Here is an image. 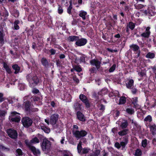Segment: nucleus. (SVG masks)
Returning a JSON list of instances; mask_svg holds the SVG:
<instances>
[{
    "label": "nucleus",
    "mask_w": 156,
    "mask_h": 156,
    "mask_svg": "<svg viewBox=\"0 0 156 156\" xmlns=\"http://www.w3.org/2000/svg\"><path fill=\"white\" fill-rule=\"evenodd\" d=\"M58 118V114H54L52 115L50 117V123L51 124L55 131L57 133H59L62 130L63 124L60 122L57 123Z\"/></svg>",
    "instance_id": "1"
},
{
    "label": "nucleus",
    "mask_w": 156,
    "mask_h": 156,
    "mask_svg": "<svg viewBox=\"0 0 156 156\" xmlns=\"http://www.w3.org/2000/svg\"><path fill=\"white\" fill-rule=\"evenodd\" d=\"M27 79L29 81L30 86L31 87H33L36 86L38 82V80L36 76H32L31 75L27 77Z\"/></svg>",
    "instance_id": "2"
},
{
    "label": "nucleus",
    "mask_w": 156,
    "mask_h": 156,
    "mask_svg": "<svg viewBox=\"0 0 156 156\" xmlns=\"http://www.w3.org/2000/svg\"><path fill=\"white\" fill-rule=\"evenodd\" d=\"M25 143L26 145L31 150L34 154L36 156H39L40 154V151L36 149L34 147L30 145L28 143V140H25Z\"/></svg>",
    "instance_id": "3"
},
{
    "label": "nucleus",
    "mask_w": 156,
    "mask_h": 156,
    "mask_svg": "<svg viewBox=\"0 0 156 156\" xmlns=\"http://www.w3.org/2000/svg\"><path fill=\"white\" fill-rule=\"evenodd\" d=\"M22 124L24 127H28L30 126L32 123V121L28 117H24L22 119Z\"/></svg>",
    "instance_id": "4"
},
{
    "label": "nucleus",
    "mask_w": 156,
    "mask_h": 156,
    "mask_svg": "<svg viewBox=\"0 0 156 156\" xmlns=\"http://www.w3.org/2000/svg\"><path fill=\"white\" fill-rule=\"evenodd\" d=\"M51 144L50 141L47 139H44L42 144L41 145L42 150L43 151H46L51 146Z\"/></svg>",
    "instance_id": "5"
},
{
    "label": "nucleus",
    "mask_w": 156,
    "mask_h": 156,
    "mask_svg": "<svg viewBox=\"0 0 156 156\" xmlns=\"http://www.w3.org/2000/svg\"><path fill=\"white\" fill-rule=\"evenodd\" d=\"M144 13L146 15L151 16H154L156 13L155 11V7L153 6H151L148 7L147 11L145 10Z\"/></svg>",
    "instance_id": "6"
},
{
    "label": "nucleus",
    "mask_w": 156,
    "mask_h": 156,
    "mask_svg": "<svg viewBox=\"0 0 156 156\" xmlns=\"http://www.w3.org/2000/svg\"><path fill=\"white\" fill-rule=\"evenodd\" d=\"M19 114L16 112H13L11 113L12 118L11 120L12 122H19L20 120L21 117L19 115Z\"/></svg>",
    "instance_id": "7"
},
{
    "label": "nucleus",
    "mask_w": 156,
    "mask_h": 156,
    "mask_svg": "<svg viewBox=\"0 0 156 156\" xmlns=\"http://www.w3.org/2000/svg\"><path fill=\"white\" fill-rule=\"evenodd\" d=\"M73 134L77 138L79 139L81 137L84 136L87 134V132L84 130H82L80 131H73Z\"/></svg>",
    "instance_id": "8"
},
{
    "label": "nucleus",
    "mask_w": 156,
    "mask_h": 156,
    "mask_svg": "<svg viewBox=\"0 0 156 156\" xmlns=\"http://www.w3.org/2000/svg\"><path fill=\"white\" fill-rule=\"evenodd\" d=\"M7 132L9 136L12 138L15 139L17 137L18 134L15 130L9 129L7 130Z\"/></svg>",
    "instance_id": "9"
},
{
    "label": "nucleus",
    "mask_w": 156,
    "mask_h": 156,
    "mask_svg": "<svg viewBox=\"0 0 156 156\" xmlns=\"http://www.w3.org/2000/svg\"><path fill=\"white\" fill-rule=\"evenodd\" d=\"M87 40L83 38L79 39V37L76 42V44L78 46H81L85 45L87 43Z\"/></svg>",
    "instance_id": "10"
},
{
    "label": "nucleus",
    "mask_w": 156,
    "mask_h": 156,
    "mask_svg": "<svg viewBox=\"0 0 156 156\" xmlns=\"http://www.w3.org/2000/svg\"><path fill=\"white\" fill-rule=\"evenodd\" d=\"M80 99L84 103L86 107L88 108L90 106V104L89 103L88 100L87 99L85 96L83 94H80L79 97Z\"/></svg>",
    "instance_id": "11"
},
{
    "label": "nucleus",
    "mask_w": 156,
    "mask_h": 156,
    "mask_svg": "<svg viewBox=\"0 0 156 156\" xmlns=\"http://www.w3.org/2000/svg\"><path fill=\"white\" fill-rule=\"evenodd\" d=\"M131 101L132 104L134 105V107L136 109V110L140 108V106L137 103L138 100L137 97L132 98Z\"/></svg>",
    "instance_id": "12"
},
{
    "label": "nucleus",
    "mask_w": 156,
    "mask_h": 156,
    "mask_svg": "<svg viewBox=\"0 0 156 156\" xmlns=\"http://www.w3.org/2000/svg\"><path fill=\"white\" fill-rule=\"evenodd\" d=\"M90 63L92 65L95 66L97 69L100 67L101 62L97 59H94L90 61Z\"/></svg>",
    "instance_id": "13"
},
{
    "label": "nucleus",
    "mask_w": 156,
    "mask_h": 156,
    "mask_svg": "<svg viewBox=\"0 0 156 156\" xmlns=\"http://www.w3.org/2000/svg\"><path fill=\"white\" fill-rule=\"evenodd\" d=\"M150 27H147L146 28L145 32L141 34V36L144 37H148L151 34V32L150 31Z\"/></svg>",
    "instance_id": "14"
},
{
    "label": "nucleus",
    "mask_w": 156,
    "mask_h": 156,
    "mask_svg": "<svg viewBox=\"0 0 156 156\" xmlns=\"http://www.w3.org/2000/svg\"><path fill=\"white\" fill-rule=\"evenodd\" d=\"M39 128H41L45 133H49L50 132V129L49 128L45 126L44 124L42 123H41L39 126Z\"/></svg>",
    "instance_id": "15"
},
{
    "label": "nucleus",
    "mask_w": 156,
    "mask_h": 156,
    "mask_svg": "<svg viewBox=\"0 0 156 156\" xmlns=\"http://www.w3.org/2000/svg\"><path fill=\"white\" fill-rule=\"evenodd\" d=\"M77 116L78 119L82 121H84L85 118L83 114L79 112H77Z\"/></svg>",
    "instance_id": "16"
},
{
    "label": "nucleus",
    "mask_w": 156,
    "mask_h": 156,
    "mask_svg": "<svg viewBox=\"0 0 156 156\" xmlns=\"http://www.w3.org/2000/svg\"><path fill=\"white\" fill-rule=\"evenodd\" d=\"M25 110L26 111H29L30 110V103L29 101H25L23 104Z\"/></svg>",
    "instance_id": "17"
},
{
    "label": "nucleus",
    "mask_w": 156,
    "mask_h": 156,
    "mask_svg": "<svg viewBox=\"0 0 156 156\" xmlns=\"http://www.w3.org/2000/svg\"><path fill=\"white\" fill-rule=\"evenodd\" d=\"M74 108L76 111L80 110L81 109L82 106L79 103L76 102L74 104Z\"/></svg>",
    "instance_id": "18"
},
{
    "label": "nucleus",
    "mask_w": 156,
    "mask_h": 156,
    "mask_svg": "<svg viewBox=\"0 0 156 156\" xmlns=\"http://www.w3.org/2000/svg\"><path fill=\"white\" fill-rule=\"evenodd\" d=\"M39 142V140L36 137H35L34 138L32 139L29 142L28 141V143L31 145L32 144H35L38 143Z\"/></svg>",
    "instance_id": "19"
},
{
    "label": "nucleus",
    "mask_w": 156,
    "mask_h": 156,
    "mask_svg": "<svg viewBox=\"0 0 156 156\" xmlns=\"http://www.w3.org/2000/svg\"><path fill=\"white\" fill-rule=\"evenodd\" d=\"M135 27V25L134 23L132 22H130L127 25L126 31L127 32L128 31V27H129L131 30H133Z\"/></svg>",
    "instance_id": "20"
},
{
    "label": "nucleus",
    "mask_w": 156,
    "mask_h": 156,
    "mask_svg": "<svg viewBox=\"0 0 156 156\" xmlns=\"http://www.w3.org/2000/svg\"><path fill=\"white\" fill-rule=\"evenodd\" d=\"M150 130L153 135L156 134V126L154 125L150 127Z\"/></svg>",
    "instance_id": "21"
},
{
    "label": "nucleus",
    "mask_w": 156,
    "mask_h": 156,
    "mask_svg": "<svg viewBox=\"0 0 156 156\" xmlns=\"http://www.w3.org/2000/svg\"><path fill=\"white\" fill-rule=\"evenodd\" d=\"M133 80L132 79L130 80L126 84V86L128 88L130 89L133 85Z\"/></svg>",
    "instance_id": "22"
},
{
    "label": "nucleus",
    "mask_w": 156,
    "mask_h": 156,
    "mask_svg": "<svg viewBox=\"0 0 156 156\" xmlns=\"http://www.w3.org/2000/svg\"><path fill=\"white\" fill-rule=\"evenodd\" d=\"M126 111L128 114L130 115L133 114L135 112L134 109L131 107L127 108L126 109Z\"/></svg>",
    "instance_id": "23"
},
{
    "label": "nucleus",
    "mask_w": 156,
    "mask_h": 156,
    "mask_svg": "<svg viewBox=\"0 0 156 156\" xmlns=\"http://www.w3.org/2000/svg\"><path fill=\"white\" fill-rule=\"evenodd\" d=\"M128 133V130L127 129H125L119 132H118V134L120 136H122L126 135Z\"/></svg>",
    "instance_id": "24"
},
{
    "label": "nucleus",
    "mask_w": 156,
    "mask_h": 156,
    "mask_svg": "<svg viewBox=\"0 0 156 156\" xmlns=\"http://www.w3.org/2000/svg\"><path fill=\"white\" fill-rule=\"evenodd\" d=\"M78 37L75 36H70L69 37L68 39L71 41H77Z\"/></svg>",
    "instance_id": "25"
},
{
    "label": "nucleus",
    "mask_w": 156,
    "mask_h": 156,
    "mask_svg": "<svg viewBox=\"0 0 156 156\" xmlns=\"http://www.w3.org/2000/svg\"><path fill=\"white\" fill-rule=\"evenodd\" d=\"M13 69L15 70L14 73L16 74L18 73L20 71V68L18 65H14L12 66Z\"/></svg>",
    "instance_id": "26"
},
{
    "label": "nucleus",
    "mask_w": 156,
    "mask_h": 156,
    "mask_svg": "<svg viewBox=\"0 0 156 156\" xmlns=\"http://www.w3.org/2000/svg\"><path fill=\"white\" fill-rule=\"evenodd\" d=\"M128 140L127 139H126L124 141H122L120 143L121 146L122 147V149H123L125 147L126 145L128 143Z\"/></svg>",
    "instance_id": "27"
},
{
    "label": "nucleus",
    "mask_w": 156,
    "mask_h": 156,
    "mask_svg": "<svg viewBox=\"0 0 156 156\" xmlns=\"http://www.w3.org/2000/svg\"><path fill=\"white\" fill-rule=\"evenodd\" d=\"M155 56L154 54L153 53L149 52L146 55V57L147 58H153Z\"/></svg>",
    "instance_id": "28"
},
{
    "label": "nucleus",
    "mask_w": 156,
    "mask_h": 156,
    "mask_svg": "<svg viewBox=\"0 0 156 156\" xmlns=\"http://www.w3.org/2000/svg\"><path fill=\"white\" fill-rule=\"evenodd\" d=\"M87 14V12L85 11H81L80 12L79 15L80 16L82 17L83 20L86 19V16Z\"/></svg>",
    "instance_id": "29"
},
{
    "label": "nucleus",
    "mask_w": 156,
    "mask_h": 156,
    "mask_svg": "<svg viewBox=\"0 0 156 156\" xmlns=\"http://www.w3.org/2000/svg\"><path fill=\"white\" fill-rule=\"evenodd\" d=\"M130 47L134 51H136L139 49V47L136 44L132 45L130 46Z\"/></svg>",
    "instance_id": "30"
},
{
    "label": "nucleus",
    "mask_w": 156,
    "mask_h": 156,
    "mask_svg": "<svg viewBox=\"0 0 156 156\" xmlns=\"http://www.w3.org/2000/svg\"><path fill=\"white\" fill-rule=\"evenodd\" d=\"M19 23V21L18 20H15L14 23V28L15 30H18L19 29V27L18 25Z\"/></svg>",
    "instance_id": "31"
},
{
    "label": "nucleus",
    "mask_w": 156,
    "mask_h": 156,
    "mask_svg": "<svg viewBox=\"0 0 156 156\" xmlns=\"http://www.w3.org/2000/svg\"><path fill=\"white\" fill-rule=\"evenodd\" d=\"M4 67L6 71L8 73H11V69L6 63H5L4 64Z\"/></svg>",
    "instance_id": "32"
},
{
    "label": "nucleus",
    "mask_w": 156,
    "mask_h": 156,
    "mask_svg": "<svg viewBox=\"0 0 156 156\" xmlns=\"http://www.w3.org/2000/svg\"><path fill=\"white\" fill-rule=\"evenodd\" d=\"M126 98L124 97H121L119 99V104H123L126 102Z\"/></svg>",
    "instance_id": "33"
},
{
    "label": "nucleus",
    "mask_w": 156,
    "mask_h": 156,
    "mask_svg": "<svg viewBox=\"0 0 156 156\" xmlns=\"http://www.w3.org/2000/svg\"><path fill=\"white\" fill-rule=\"evenodd\" d=\"M108 90L106 88H104L101 91L98 93V94L102 95L105 94L107 92Z\"/></svg>",
    "instance_id": "34"
},
{
    "label": "nucleus",
    "mask_w": 156,
    "mask_h": 156,
    "mask_svg": "<svg viewBox=\"0 0 156 156\" xmlns=\"http://www.w3.org/2000/svg\"><path fill=\"white\" fill-rule=\"evenodd\" d=\"M81 142H80L79 143V144L77 146L78 151V153H81V151H82V149H81L82 147L81 146Z\"/></svg>",
    "instance_id": "35"
},
{
    "label": "nucleus",
    "mask_w": 156,
    "mask_h": 156,
    "mask_svg": "<svg viewBox=\"0 0 156 156\" xmlns=\"http://www.w3.org/2000/svg\"><path fill=\"white\" fill-rule=\"evenodd\" d=\"M128 125L127 122L126 121L124 120L121 124V126L122 128H126Z\"/></svg>",
    "instance_id": "36"
},
{
    "label": "nucleus",
    "mask_w": 156,
    "mask_h": 156,
    "mask_svg": "<svg viewBox=\"0 0 156 156\" xmlns=\"http://www.w3.org/2000/svg\"><path fill=\"white\" fill-rule=\"evenodd\" d=\"M90 149L88 148H84L82 150L81 153L86 154L90 152Z\"/></svg>",
    "instance_id": "37"
},
{
    "label": "nucleus",
    "mask_w": 156,
    "mask_h": 156,
    "mask_svg": "<svg viewBox=\"0 0 156 156\" xmlns=\"http://www.w3.org/2000/svg\"><path fill=\"white\" fill-rule=\"evenodd\" d=\"M18 87L20 90H23L25 88V84L23 83H19Z\"/></svg>",
    "instance_id": "38"
},
{
    "label": "nucleus",
    "mask_w": 156,
    "mask_h": 156,
    "mask_svg": "<svg viewBox=\"0 0 156 156\" xmlns=\"http://www.w3.org/2000/svg\"><path fill=\"white\" fill-rule=\"evenodd\" d=\"M147 145V140L146 139L143 140L142 142V146L144 147H146Z\"/></svg>",
    "instance_id": "39"
},
{
    "label": "nucleus",
    "mask_w": 156,
    "mask_h": 156,
    "mask_svg": "<svg viewBox=\"0 0 156 156\" xmlns=\"http://www.w3.org/2000/svg\"><path fill=\"white\" fill-rule=\"evenodd\" d=\"M116 66L115 64L113 65L109 69V72L110 73L113 72L115 69Z\"/></svg>",
    "instance_id": "40"
},
{
    "label": "nucleus",
    "mask_w": 156,
    "mask_h": 156,
    "mask_svg": "<svg viewBox=\"0 0 156 156\" xmlns=\"http://www.w3.org/2000/svg\"><path fill=\"white\" fill-rule=\"evenodd\" d=\"M3 35L2 33L0 31V43L3 44Z\"/></svg>",
    "instance_id": "41"
},
{
    "label": "nucleus",
    "mask_w": 156,
    "mask_h": 156,
    "mask_svg": "<svg viewBox=\"0 0 156 156\" xmlns=\"http://www.w3.org/2000/svg\"><path fill=\"white\" fill-rule=\"evenodd\" d=\"M141 154V152L140 149H137L135 152V155L136 156H140Z\"/></svg>",
    "instance_id": "42"
},
{
    "label": "nucleus",
    "mask_w": 156,
    "mask_h": 156,
    "mask_svg": "<svg viewBox=\"0 0 156 156\" xmlns=\"http://www.w3.org/2000/svg\"><path fill=\"white\" fill-rule=\"evenodd\" d=\"M144 121L149 122H151L152 121L151 117L150 115H148L144 119Z\"/></svg>",
    "instance_id": "43"
},
{
    "label": "nucleus",
    "mask_w": 156,
    "mask_h": 156,
    "mask_svg": "<svg viewBox=\"0 0 156 156\" xmlns=\"http://www.w3.org/2000/svg\"><path fill=\"white\" fill-rule=\"evenodd\" d=\"M41 62L44 66H46L48 63L47 61L45 58H43L41 59Z\"/></svg>",
    "instance_id": "44"
},
{
    "label": "nucleus",
    "mask_w": 156,
    "mask_h": 156,
    "mask_svg": "<svg viewBox=\"0 0 156 156\" xmlns=\"http://www.w3.org/2000/svg\"><path fill=\"white\" fill-rule=\"evenodd\" d=\"M135 6L136 8L137 9H140L143 8L144 6L141 4H138L136 5H135Z\"/></svg>",
    "instance_id": "45"
},
{
    "label": "nucleus",
    "mask_w": 156,
    "mask_h": 156,
    "mask_svg": "<svg viewBox=\"0 0 156 156\" xmlns=\"http://www.w3.org/2000/svg\"><path fill=\"white\" fill-rule=\"evenodd\" d=\"M119 112L118 111H114L113 113V115L115 117H117L119 115Z\"/></svg>",
    "instance_id": "46"
},
{
    "label": "nucleus",
    "mask_w": 156,
    "mask_h": 156,
    "mask_svg": "<svg viewBox=\"0 0 156 156\" xmlns=\"http://www.w3.org/2000/svg\"><path fill=\"white\" fill-rule=\"evenodd\" d=\"M74 69L75 70L78 72H80L81 71V69L79 66H75Z\"/></svg>",
    "instance_id": "47"
},
{
    "label": "nucleus",
    "mask_w": 156,
    "mask_h": 156,
    "mask_svg": "<svg viewBox=\"0 0 156 156\" xmlns=\"http://www.w3.org/2000/svg\"><path fill=\"white\" fill-rule=\"evenodd\" d=\"M16 152L18 155H21L22 154L23 152L20 149H18L16 151Z\"/></svg>",
    "instance_id": "48"
},
{
    "label": "nucleus",
    "mask_w": 156,
    "mask_h": 156,
    "mask_svg": "<svg viewBox=\"0 0 156 156\" xmlns=\"http://www.w3.org/2000/svg\"><path fill=\"white\" fill-rule=\"evenodd\" d=\"M72 5L70 4L67 9V12L69 14H71V10L72 9Z\"/></svg>",
    "instance_id": "49"
},
{
    "label": "nucleus",
    "mask_w": 156,
    "mask_h": 156,
    "mask_svg": "<svg viewBox=\"0 0 156 156\" xmlns=\"http://www.w3.org/2000/svg\"><path fill=\"white\" fill-rule=\"evenodd\" d=\"M115 146L118 149H119L121 147L120 144L116 142L115 144Z\"/></svg>",
    "instance_id": "50"
},
{
    "label": "nucleus",
    "mask_w": 156,
    "mask_h": 156,
    "mask_svg": "<svg viewBox=\"0 0 156 156\" xmlns=\"http://www.w3.org/2000/svg\"><path fill=\"white\" fill-rule=\"evenodd\" d=\"M6 113V112L4 111H0V115L1 116H4Z\"/></svg>",
    "instance_id": "51"
},
{
    "label": "nucleus",
    "mask_w": 156,
    "mask_h": 156,
    "mask_svg": "<svg viewBox=\"0 0 156 156\" xmlns=\"http://www.w3.org/2000/svg\"><path fill=\"white\" fill-rule=\"evenodd\" d=\"M63 11L62 9V8L61 7H59L58 9V13L61 14L63 12Z\"/></svg>",
    "instance_id": "52"
},
{
    "label": "nucleus",
    "mask_w": 156,
    "mask_h": 156,
    "mask_svg": "<svg viewBox=\"0 0 156 156\" xmlns=\"http://www.w3.org/2000/svg\"><path fill=\"white\" fill-rule=\"evenodd\" d=\"M98 108L99 109L101 110H103L105 109V107L102 105H100L99 106Z\"/></svg>",
    "instance_id": "53"
},
{
    "label": "nucleus",
    "mask_w": 156,
    "mask_h": 156,
    "mask_svg": "<svg viewBox=\"0 0 156 156\" xmlns=\"http://www.w3.org/2000/svg\"><path fill=\"white\" fill-rule=\"evenodd\" d=\"M100 152V151L98 150H96L94 153V156H98L99 155Z\"/></svg>",
    "instance_id": "54"
},
{
    "label": "nucleus",
    "mask_w": 156,
    "mask_h": 156,
    "mask_svg": "<svg viewBox=\"0 0 156 156\" xmlns=\"http://www.w3.org/2000/svg\"><path fill=\"white\" fill-rule=\"evenodd\" d=\"M114 96H119V92L118 91L115 90L114 91Z\"/></svg>",
    "instance_id": "55"
},
{
    "label": "nucleus",
    "mask_w": 156,
    "mask_h": 156,
    "mask_svg": "<svg viewBox=\"0 0 156 156\" xmlns=\"http://www.w3.org/2000/svg\"><path fill=\"white\" fill-rule=\"evenodd\" d=\"M3 96V94L1 93H0V102H2L4 101V99L2 98Z\"/></svg>",
    "instance_id": "56"
},
{
    "label": "nucleus",
    "mask_w": 156,
    "mask_h": 156,
    "mask_svg": "<svg viewBox=\"0 0 156 156\" xmlns=\"http://www.w3.org/2000/svg\"><path fill=\"white\" fill-rule=\"evenodd\" d=\"M96 83L98 85H99L100 83H101V82L100 81V80L99 79H97L95 80Z\"/></svg>",
    "instance_id": "57"
},
{
    "label": "nucleus",
    "mask_w": 156,
    "mask_h": 156,
    "mask_svg": "<svg viewBox=\"0 0 156 156\" xmlns=\"http://www.w3.org/2000/svg\"><path fill=\"white\" fill-rule=\"evenodd\" d=\"M50 52L51 53V55H54L55 54L56 51L55 50L51 49L50 50Z\"/></svg>",
    "instance_id": "58"
},
{
    "label": "nucleus",
    "mask_w": 156,
    "mask_h": 156,
    "mask_svg": "<svg viewBox=\"0 0 156 156\" xmlns=\"http://www.w3.org/2000/svg\"><path fill=\"white\" fill-rule=\"evenodd\" d=\"M32 92L34 93L37 94L39 92V90L35 88H34L32 90Z\"/></svg>",
    "instance_id": "59"
},
{
    "label": "nucleus",
    "mask_w": 156,
    "mask_h": 156,
    "mask_svg": "<svg viewBox=\"0 0 156 156\" xmlns=\"http://www.w3.org/2000/svg\"><path fill=\"white\" fill-rule=\"evenodd\" d=\"M78 126L76 125H74L73 126V131L74 130V131H77L76 130L78 129Z\"/></svg>",
    "instance_id": "60"
},
{
    "label": "nucleus",
    "mask_w": 156,
    "mask_h": 156,
    "mask_svg": "<svg viewBox=\"0 0 156 156\" xmlns=\"http://www.w3.org/2000/svg\"><path fill=\"white\" fill-rule=\"evenodd\" d=\"M33 99L35 101H39L40 100V98H39L38 97H35Z\"/></svg>",
    "instance_id": "61"
},
{
    "label": "nucleus",
    "mask_w": 156,
    "mask_h": 156,
    "mask_svg": "<svg viewBox=\"0 0 156 156\" xmlns=\"http://www.w3.org/2000/svg\"><path fill=\"white\" fill-rule=\"evenodd\" d=\"M109 97H113V96H114V92H110L109 95Z\"/></svg>",
    "instance_id": "62"
},
{
    "label": "nucleus",
    "mask_w": 156,
    "mask_h": 156,
    "mask_svg": "<svg viewBox=\"0 0 156 156\" xmlns=\"http://www.w3.org/2000/svg\"><path fill=\"white\" fill-rule=\"evenodd\" d=\"M65 141V137H62V139L61 140L60 142L61 144H63L64 143Z\"/></svg>",
    "instance_id": "63"
},
{
    "label": "nucleus",
    "mask_w": 156,
    "mask_h": 156,
    "mask_svg": "<svg viewBox=\"0 0 156 156\" xmlns=\"http://www.w3.org/2000/svg\"><path fill=\"white\" fill-rule=\"evenodd\" d=\"M136 92V89H133L132 90V92L133 94H135Z\"/></svg>",
    "instance_id": "64"
}]
</instances>
